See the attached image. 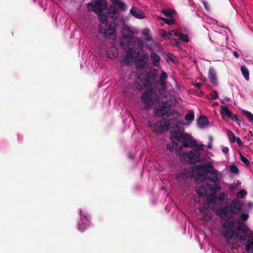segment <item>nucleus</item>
Instances as JSON below:
<instances>
[{
    "label": "nucleus",
    "instance_id": "28",
    "mask_svg": "<svg viewBox=\"0 0 253 253\" xmlns=\"http://www.w3.org/2000/svg\"><path fill=\"white\" fill-rule=\"evenodd\" d=\"M162 13L167 17L170 18L175 15V12L172 9H163Z\"/></svg>",
    "mask_w": 253,
    "mask_h": 253
},
{
    "label": "nucleus",
    "instance_id": "60",
    "mask_svg": "<svg viewBox=\"0 0 253 253\" xmlns=\"http://www.w3.org/2000/svg\"><path fill=\"white\" fill-rule=\"evenodd\" d=\"M208 148L211 149V144H210L208 146Z\"/></svg>",
    "mask_w": 253,
    "mask_h": 253
},
{
    "label": "nucleus",
    "instance_id": "37",
    "mask_svg": "<svg viewBox=\"0 0 253 253\" xmlns=\"http://www.w3.org/2000/svg\"><path fill=\"white\" fill-rule=\"evenodd\" d=\"M107 12H105L104 11L103 13H96L98 15V20L99 21L104 22L107 20V15L106 14Z\"/></svg>",
    "mask_w": 253,
    "mask_h": 253
},
{
    "label": "nucleus",
    "instance_id": "7",
    "mask_svg": "<svg viewBox=\"0 0 253 253\" xmlns=\"http://www.w3.org/2000/svg\"><path fill=\"white\" fill-rule=\"evenodd\" d=\"M157 99V93L152 88L145 91L141 96V100L144 105V109L151 107Z\"/></svg>",
    "mask_w": 253,
    "mask_h": 253
},
{
    "label": "nucleus",
    "instance_id": "10",
    "mask_svg": "<svg viewBox=\"0 0 253 253\" xmlns=\"http://www.w3.org/2000/svg\"><path fill=\"white\" fill-rule=\"evenodd\" d=\"M170 126V122L168 119H163V120L154 123L152 122H149V126L155 129V131L157 133L163 132L164 131L167 130Z\"/></svg>",
    "mask_w": 253,
    "mask_h": 253
},
{
    "label": "nucleus",
    "instance_id": "11",
    "mask_svg": "<svg viewBox=\"0 0 253 253\" xmlns=\"http://www.w3.org/2000/svg\"><path fill=\"white\" fill-rule=\"evenodd\" d=\"M171 105L169 103L164 102L162 104L158 106L155 110V114L159 116L162 117L163 116H167L169 117L171 116L170 112Z\"/></svg>",
    "mask_w": 253,
    "mask_h": 253
},
{
    "label": "nucleus",
    "instance_id": "9",
    "mask_svg": "<svg viewBox=\"0 0 253 253\" xmlns=\"http://www.w3.org/2000/svg\"><path fill=\"white\" fill-rule=\"evenodd\" d=\"M220 190V186L217 184L205 183L196 188V191L199 196L206 195L210 192H215Z\"/></svg>",
    "mask_w": 253,
    "mask_h": 253
},
{
    "label": "nucleus",
    "instance_id": "53",
    "mask_svg": "<svg viewBox=\"0 0 253 253\" xmlns=\"http://www.w3.org/2000/svg\"><path fill=\"white\" fill-rule=\"evenodd\" d=\"M231 119L232 120L236 121V122H237L238 123H239V122H240V120L239 119V118H238V117L236 115H234L233 116V117H232V118H231Z\"/></svg>",
    "mask_w": 253,
    "mask_h": 253
},
{
    "label": "nucleus",
    "instance_id": "15",
    "mask_svg": "<svg viewBox=\"0 0 253 253\" xmlns=\"http://www.w3.org/2000/svg\"><path fill=\"white\" fill-rule=\"evenodd\" d=\"M228 199L227 195L225 193H220L217 197L214 194H211L208 198V200L210 203L215 204L217 201L223 202Z\"/></svg>",
    "mask_w": 253,
    "mask_h": 253
},
{
    "label": "nucleus",
    "instance_id": "47",
    "mask_svg": "<svg viewBox=\"0 0 253 253\" xmlns=\"http://www.w3.org/2000/svg\"><path fill=\"white\" fill-rule=\"evenodd\" d=\"M210 95L211 96L210 98L211 99H215L218 97V94L215 91L211 92Z\"/></svg>",
    "mask_w": 253,
    "mask_h": 253
},
{
    "label": "nucleus",
    "instance_id": "1",
    "mask_svg": "<svg viewBox=\"0 0 253 253\" xmlns=\"http://www.w3.org/2000/svg\"><path fill=\"white\" fill-rule=\"evenodd\" d=\"M240 218L237 219L238 226L235 230V222L233 220H227L222 221V232L226 242L232 245L234 248L238 247L234 242L238 239L241 243L244 242L246 239L247 234L249 230L248 227L241 220L246 221L249 218V214L242 213L239 215Z\"/></svg>",
    "mask_w": 253,
    "mask_h": 253
},
{
    "label": "nucleus",
    "instance_id": "54",
    "mask_svg": "<svg viewBox=\"0 0 253 253\" xmlns=\"http://www.w3.org/2000/svg\"><path fill=\"white\" fill-rule=\"evenodd\" d=\"M236 141H237V142L239 145H243V143H242L241 140L240 139V138L237 137Z\"/></svg>",
    "mask_w": 253,
    "mask_h": 253
},
{
    "label": "nucleus",
    "instance_id": "45",
    "mask_svg": "<svg viewBox=\"0 0 253 253\" xmlns=\"http://www.w3.org/2000/svg\"><path fill=\"white\" fill-rule=\"evenodd\" d=\"M159 34L162 38H166V35H167V32L165 30H164L163 29H161L159 30Z\"/></svg>",
    "mask_w": 253,
    "mask_h": 253
},
{
    "label": "nucleus",
    "instance_id": "25",
    "mask_svg": "<svg viewBox=\"0 0 253 253\" xmlns=\"http://www.w3.org/2000/svg\"><path fill=\"white\" fill-rule=\"evenodd\" d=\"M220 172L218 171H217V173H211V175H210L208 177V179L211 181V182H212V183H214V184H216L219 181V180H218V176L220 174Z\"/></svg>",
    "mask_w": 253,
    "mask_h": 253
},
{
    "label": "nucleus",
    "instance_id": "44",
    "mask_svg": "<svg viewBox=\"0 0 253 253\" xmlns=\"http://www.w3.org/2000/svg\"><path fill=\"white\" fill-rule=\"evenodd\" d=\"M199 211L201 213H203L204 211H206L209 209V207L207 205L200 206L198 208Z\"/></svg>",
    "mask_w": 253,
    "mask_h": 253
},
{
    "label": "nucleus",
    "instance_id": "14",
    "mask_svg": "<svg viewBox=\"0 0 253 253\" xmlns=\"http://www.w3.org/2000/svg\"><path fill=\"white\" fill-rule=\"evenodd\" d=\"M167 78L168 74L166 72L162 70L159 77V82L157 84V85H159L161 87V89H158L161 94H163L166 89V84L165 81Z\"/></svg>",
    "mask_w": 253,
    "mask_h": 253
},
{
    "label": "nucleus",
    "instance_id": "8",
    "mask_svg": "<svg viewBox=\"0 0 253 253\" xmlns=\"http://www.w3.org/2000/svg\"><path fill=\"white\" fill-rule=\"evenodd\" d=\"M87 7L88 11H93L95 13L108 12L105 0H92L91 2L88 3Z\"/></svg>",
    "mask_w": 253,
    "mask_h": 253
},
{
    "label": "nucleus",
    "instance_id": "27",
    "mask_svg": "<svg viewBox=\"0 0 253 253\" xmlns=\"http://www.w3.org/2000/svg\"><path fill=\"white\" fill-rule=\"evenodd\" d=\"M143 35L144 36V39L146 41H152L153 38L150 35V30L148 28H145L142 32Z\"/></svg>",
    "mask_w": 253,
    "mask_h": 253
},
{
    "label": "nucleus",
    "instance_id": "13",
    "mask_svg": "<svg viewBox=\"0 0 253 253\" xmlns=\"http://www.w3.org/2000/svg\"><path fill=\"white\" fill-rule=\"evenodd\" d=\"M196 151H197L195 150ZM185 156L189 159V162L192 164H195L197 162L201 161V158L199 152H194L191 150L185 153Z\"/></svg>",
    "mask_w": 253,
    "mask_h": 253
},
{
    "label": "nucleus",
    "instance_id": "20",
    "mask_svg": "<svg viewBox=\"0 0 253 253\" xmlns=\"http://www.w3.org/2000/svg\"><path fill=\"white\" fill-rule=\"evenodd\" d=\"M106 55L110 58H114L119 55L118 50L114 46L108 47L106 50Z\"/></svg>",
    "mask_w": 253,
    "mask_h": 253
},
{
    "label": "nucleus",
    "instance_id": "55",
    "mask_svg": "<svg viewBox=\"0 0 253 253\" xmlns=\"http://www.w3.org/2000/svg\"><path fill=\"white\" fill-rule=\"evenodd\" d=\"M233 55L236 57L238 58L239 56V54L237 51H234L233 53Z\"/></svg>",
    "mask_w": 253,
    "mask_h": 253
},
{
    "label": "nucleus",
    "instance_id": "46",
    "mask_svg": "<svg viewBox=\"0 0 253 253\" xmlns=\"http://www.w3.org/2000/svg\"><path fill=\"white\" fill-rule=\"evenodd\" d=\"M186 125V123L182 121H177L175 124L176 127H179L180 126H185Z\"/></svg>",
    "mask_w": 253,
    "mask_h": 253
},
{
    "label": "nucleus",
    "instance_id": "56",
    "mask_svg": "<svg viewBox=\"0 0 253 253\" xmlns=\"http://www.w3.org/2000/svg\"><path fill=\"white\" fill-rule=\"evenodd\" d=\"M111 10L114 13H116V11H117V9H116V8L115 6H112L111 8Z\"/></svg>",
    "mask_w": 253,
    "mask_h": 253
},
{
    "label": "nucleus",
    "instance_id": "34",
    "mask_svg": "<svg viewBox=\"0 0 253 253\" xmlns=\"http://www.w3.org/2000/svg\"><path fill=\"white\" fill-rule=\"evenodd\" d=\"M194 113L192 111L187 113L185 117V120L188 122H189L190 123H191L194 120Z\"/></svg>",
    "mask_w": 253,
    "mask_h": 253
},
{
    "label": "nucleus",
    "instance_id": "38",
    "mask_svg": "<svg viewBox=\"0 0 253 253\" xmlns=\"http://www.w3.org/2000/svg\"><path fill=\"white\" fill-rule=\"evenodd\" d=\"M247 195V192L245 189L240 190L236 194L238 199H244Z\"/></svg>",
    "mask_w": 253,
    "mask_h": 253
},
{
    "label": "nucleus",
    "instance_id": "58",
    "mask_svg": "<svg viewBox=\"0 0 253 253\" xmlns=\"http://www.w3.org/2000/svg\"><path fill=\"white\" fill-rule=\"evenodd\" d=\"M137 42L139 43V47H140V48H142V47H143V45H142V42H141V40H137Z\"/></svg>",
    "mask_w": 253,
    "mask_h": 253
},
{
    "label": "nucleus",
    "instance_id": "22",
    "mask_svg": "<svg viewBox=\"0 0 253 253\" xmlns=\"http://www.w3.org/2000/svg\"><path fill=\"white\" fill-rule=\"evenodd\" d=\"M198 124L201 128H204L209 124L207 118L204 116H201L198 120Z\"/></svg>",
    "mask_w": 253,
    "mask_h": 253
},
{
    "label": "nucleus",
    "instance_id": "33",
    "mask_svg": "<svg viewBox=\"0 0 253 253\" xmlns=\"http://www.w3.org/2000/svg\"><path fill=\"white\" fill-rule=\"evenodd\" d=\"M227 134L231 143H234L236 141L237 137L232 131L228 130L227 131Z\"/></svg>",
    "mask_w": 253,
    "mask_h": 253
},
{
    "label": "nucleus",
    "instance_id": "50",
    "mask_svg": "<svg viewBox=\"0 0 253 253\" xmlns=\"http://www.w3.org/2000/svg\"><path fill=\"white\" fill-rule=\"evenodd\" d=\"M174 31H172L171 32L168 33L167 32V35H166V38L169 39H171L173 37V32L174 33Z\"/></svg>",
    "mask_w": 253,
    "mask_h": 253
},
{
    "label": "nucleus",
    "instance_id": "18",
    "mask_svg": "<svg viewBox=\"0 0 253 253\" xmlns=\"http://www.w3.org/2000/svg\"><path fill=\"white\" fill-rule=\"evenodd\" d=\"M200 167L203 169L206 172L211 173H217V170L215 169L213 167V164L211 162H209L204 164L200 165Z\"/></svg>",
    "mask_w": 253,
    "mask_h": 253
},
{
    "label": "nucleus",
    "instance_id": "42",
    "mask_svg": "<svg viewBox=\"0 0 253 253\" xmlns=\"http://www.w3.org/2000/svg\"><path fill=\"white\" fill-rule=\"evenodd\" d=\"M240 160L246 165L248 166L250 164V162L249 161V160L244 157L241 153L240 154Z\"/></svg>",
    "mask_w": 253,
    "mask_h": 253
},
{
    "label": "nucleus",
    "instance_id": "29",
    "mask_svg": "<svg viewBox=\"0 0 253 253\" xmlns=\"http://www.w3.org/2000/svg\"><path fill=\"white\" fill-rule=\"evenodd\" d=\"M174 35L176 37H179L180 39L184 42H187L188 41V38L187 35L179 32L178 31H175Z\"/></svg>",
    "mask_w": 253,
    "mask_h": 253
},
{
    "label": "nucleus",
    "instance_id": "41",
    "mask_svg": "<svg viewBox=\"0 0 253 253\" xmlns=\"http://www.w3.org/2000/svg\"><path fill=\"white\" fill-rule=\"evenodd\" d=\"M139 58L138 59H140L141 61H144V62H146V63H147V61L149 59V56L147 54H143L141 56L139 55Z\"/></svg>",
    "mask_w": 253,
    "mask_h": 253
},
{
    "label": "nucleus",
    "instance_id": "23",
    "mask_svg": "<svg viewBox=\"0 0 253 253\" xmlns=\"http://www.w3.org/2000/svg\"><path fill=\"white\" fill-rule=\"evenodd\" d=\"M150 58L154 66L157 67L159 65L160 57L157 54L152 52L150 54Z\"/></svg>",
    "mask_w": 253,
    "mask_h": 253
},
{
    "label": "nucleus",
    "instance_id": "51",
    "mask_svg": "<svg viewBox=\"0 0 253 253\" xmlns=\"http://www.w3.org/2000/svg\"><path fill=\"white\" fill-rule=\"evenodd\" d=\"M171 43L175 46H179V42L177 40L174 39L171 40Z\"/></svg>",
    "mask_w": 253,
    "mask_h": 253
},
{
    "label": "nucleus",
    "instance_id": "52",
    "mask_svg": "<svg viewBox=\"0 0 253 253\" xmlns=\"http://www.w3.org/2000/svg\"><path fill=\"white\" fill-rule=\"evenodd\" d=\"M228 151H229V148L227 147H223L222 149V152L225 155L227 154L228 153Z\"/></svg>",
    "mask_w": 253,
    "mask_h": 253
},
{
    "label": "nucleus",
    "instance_id": "31",
    "mask_svg": "<svg viewBox=\"0 0 253 253\" xmlns=\"http://www.w3.org/2000/svg\"><path fill=\"white\" fill-rule=\"evenodd\" d=\"M202 216L205 220H209L212 218V214L209 209L208 210L202 213Z\"/></svg>",
    "mask_w": 253,
    "mask_h": 253
},
{
    "label": "nucleus",
    "instance_id": "40",
    "mask_svg": "<svg viewBox=\"0 0 253 253\" xmlns=\"http://www.w3.org/2000/svg\"><path fill=\"white\" fill-rule=\"evenodd\" d=\"M159 19L163 21L165 23L169 25H171L174 23V20L172 19H166L163 17H159Z\"/></svg>",
    "mask_w": 253,
    "mask_h": 253
},
{
    "label": "nucleus",
    "instance_id": "16",
    "mask_svg": "<svg viewBox=\"0 0 253 253\" xmlns=\"http://www.w3.org/2000/svg\"><path fill=\"white\" fill-rule=\"evenodd\" d=\"M245 244V250L246 253H253V234L247 235L246 239L242 243Z\"/></svg>",
    "mask_w": 253,
    "mask_h": 253
},
{
    "label": "nucleus",
    "instance_id": "59",
    "mask_svg": "<svg viewBox=\"0 0 253 253\" xmlns=\"http://www.w3.org/2000/svg\"><path fill=\"white\" fill-rule=\"evenodd\" d=\"M128 157L130 159H132L134 158V155L132 154H129L128 155Z\"/></svg>",
    "mask_w": 253,
    "mask_h": 253
},
{
    "label": "nucleus",
    "instance_id": "49",
    "mask_svg": "<svg viewBox=\"0 0 253 253\" xmlns=\"http://www.w3.org/2000/svg\"><path fill=\"white\" fill-rule=\"evenodd\" d=\"M229 98L227 96H224L221 98H220V100L222 103H225L226 102L229 101Z\"/></svg>",
    "mask_w": 253,
    "mask_h": 253
},
{
    "label": "nucleus",
    "instance_id": "48",
    "mask_svg": "<svg viewBox=\"0 0 253 253\" xmlns=\"http://www.w3.org/2000/svg\"><path fill=\"white\" fill-rule=\"evenodd\" d=\"M202 3L204 5L205 9L207 11H210V7H209V6L208 5V2L206 0H202Z\"/></svg>",
    "mask_w": 253,
    "mask_h": 253
},
{
    "label": "nucleus",
    "instance_id": "57",
    "mask_svg": "<svg viewBox=\"0 0 253 253\" xmlns=\"http://www.w3.org/2000/svg\"><path fill=\"white\" fill-rule=\"evenodd\" d=\"M194 86L198 88H200V87L202 86L201 83H196L194 84Z\"/></svg>",
    "mask_w": 253,
    "mask_h": 253
},
{
    "label": "nucleus",
    "instance_id": "62",
    "mask_svg": "<svg viewBox=\"0 0 253 253\" xmlns=\"http://www.w3.org/2000/svg\"><path fill=\"white\" fill-rule=\"evenodd\" d=\"M224 28H225L226 30H229L227 28H225V27H224Z\"/></svg>",
    "mask_w": 253,
    "mask_h": 253
},
{
    "label": "nucleus",
    "instance_id": "36",
    "mask_svg": "<svg viewBox=\"0 0 253 253\" xmlns=\"http://www.w3.org/2000/svg\"><path fill=\"white\" fill-rule=\"evenodd\" d=\"M243 113L247 117L248 121L251 123H253V114L250 112L243 110Z\"/></svg>",
    "mask_w": 253,
    "mask_h": 253
},
{
    "label": "nucleus",
    "instance_id": "21",
    "mask_svg": "<svg viewBox=\"0 0 253 253\" xmlns=\"http://www.w3.org/2000/svg\"><path fill=\"white\" fill-rule=\"evenodd\" d=\"M190 176V173L187 170H182L179 173H177L176 177V180L178 183H181L182 180H185L188 178Z\"/></svg>",
    "mask_w": 253,
    "mask_h": 253
},
{
    "label": "nucleus",
    "instance_id": "2",
    "mask_svg": "<svg viewBox=\"0 0 253 253\" xmlns=\"http://www.w3.org/2000/svg\"><path fill=\"white\" fill-rule=\"evenodd\" d=\"M126 32H127L128 35L123 37L121 44L126 43L127 45V48L124 58L121 60L120 62L122 64L130 65L134 61H135L137 58L139 57L140 52L134 48L133 43L135 42V39L131 30L127 26L124 28V33Z\"/></svg>",
    "mask_w": 253,
    "mask_h": 253
},
{
    "label": "nucleus",
    "instance_id": "61",
    "mask_svg": "<svg viewBox=\"0 0 253 253\" xmlns=\"http://www.w3.org/2000/svg\"><path fill=\"white\" fill-rule=\"evenodd\" d=\"M249 133H250L253 136V133L252 131H250Z\"/></svg>",
    "mask_w": 253,
    "mask_h": 253
},
{
    "label": "nucleus",
    "instance_id": "19",
    "mask_svg": "<svg viewBox=\"0 0 253 253\" xmlns=\"http://www.w3.org/2000/svg\"><path fill=\"white\" fill-rule=\"evenodd\" d=\"M130 13L137 19H141L145 17V15L142 11L136 7L132 6L131 8Z\"/></svg>",
    "mask_w": 253,
    "mask_h": 253
},
{
    "label": "nucleus",
    "instance_id": "35",
    "mask_svg": "<svg viewBox=\"0 0 253 253\" xmlns=\"http://www.w3.org/2000/svg\"><path fill=\"white\" fill-rule=\"evenodd\" d=\"M167 59L171 61L173 63L178 62V58L172 53H169L167 55Z\"/></svg>",
    "mask_w": 253,
    "mask_h": 253
},
{
    "label": "nucleus",
    "instance_id": "3",
    "mask_svg": "<svg viewBox=\"0 0 253 253\" xmlns=\"http://www.w3.org/2000/svg\"><path fill=\"white\" fill-rule=\"evenodd\" d=\"M158 76V70L151 68L149 71L144 72L139 76L135 83V87L138 90H142L144 87L152 88L154 86L157 88L156 80Z\"/></svg>",
    "mask_w": 253,
    "mask_h": 253
},
{
    "label": "nucleus",
    "instance_id": "4",
    "mask_svg": "<svg viewBox=\"0 0 253 253\" xmlns=\"http://www.w3.org/2000/svg\"><path fill=\"white\" fill-rule=\"evenodd\" d=\"M170 138L181 142L184 147L191 148L196 151L204 149L203 144H198L196 139L186 132L174 131L170 133Z\"/></svg>",
    "mask_w": 253,
    "mask_h": 253
},
{
    "label": "nucleus",
    "instance_id": "5",
    "mask_svg": "<svg viewBox=\"0 0 253 253\" xmlns=\"http://www.w3.org/2000/svg\"><path fill=\"white\" fill-rule=\"evenodd\" d=\"M243 203L238 199H233L231 201L230 205H228L216 210V213L217 215L224 220L223 221L228 219L233 218L236 214H237L242 208Z\"/></svg>",
    "mask_w": 253,
    "mask_h": 253
},
{
    "label": "nucleus",
    "instance_id": "24",
    "mask_svg": "<svg viewBox=\"0 0 253 253\" xmlns=\"http://www.w3.org/2000/svg\"><path fill=\"white\" fill-rule=\"evenodd\" d=\"M220 108L221 110V113L222 115H226L230 119L232 118V117L234 115V114L232 113L231 111L229 110V109L226 106L221 105Z\"/></svg>",
    "mask_w": 253,
    "mask_h": 253
},
{
    "label": "nucleus",
    "instance_id": "39",
    "mask_svg": "<svg viewBox=\"0 0 253 253\" xmlns=\"http://www.w3.org/2000/svg\"><path fill=\"white\" fill-rule=\"evenodd\" d=\"M230 172L234 174H238L239 172L238 167L235 165H232L229 168Z\"/></svg>",
    "mask_w": 253,
    "mask_h": 253
},
{
    "label": "nucleus",
    "instance_id": "32",
    "mask_svg": "<svg viewBox=\"0 0 253 253\" xmlns=\"http://www.w3.org/2000/svg\"><path fill=\"white\" fill-rule=\"evenodd\" d=\"M146 65L147 64L146 63V62L141 61L140 59H138L135 61L136 68L138 69H143L146 66Z\"/></svg>",
    "mask_w": 253,
    "mask_h": 253
},
{
    "label": "nucleus",
    "instance_id": "6",
    "mask_svg": "<svg viewBox=\"0 0 253 253\" xmlns=\"http://www.w3.org/2000/svg\"><path fill=\"white\" fill-rule=\"evenodd\" d=\"M78 212L79 217L77 220V229L79 232L84 233L92 227V217L85 208L79 209Z\"/></svg>",
    "mask_w": 253,
    "mask_h": 253
},
{
    "label": "nucleus",
    "instance_id": "12",
    "mask_svg": "<svg viewBox=\"0 0 253 253\" xmlns=\"http://www.w3.org/2000/svg\"><path fill=\"white\" fill-rule=\"evenodd\" d=\"M98 31L102 37H108L116 36L115 30L114 29L110 30L109 28L107 27V25L104 24H101L98 27Z\"/></svg>",
    "mask_w": 253,
    "mask_h": 253
},
{
    "label": "nucleus",
    "instance_id": "17",
    "mask_svg": "<svg viewBox=\"0 0 253 253\" xmlns=\"http://www.w3.org/2000/svg\"><path fill=\"white\" fill-rule=\"evenodd\" d=\"M208 78L211 83L215 86L218 84L216 72L212 67H210L209 70Z\"/></svg>",
    "mask_w": 253,
    "mask_h": 253
},
{
    "label": "nucleus",
    "instance_id": "30",
    "mask_svg": "<svg viewBox=\"0 0 253 253\" xmlns=\"http://www.w3.org/2000/svg\"><path fill=\"white\" fill-rule=\"evenodd\" d=\"M241 71L245 79L248 81L249 80V73L248 68L245 66H242Z\"/></svg>",
    "mask_w": 253,
    "mask_h": 253
},
{
    "label": "nucleus",
    "instance_id": "26",
    "mask_svg": "<svg viewBox=\"0 0 253 253\" xmlns=\"http://www.w3.org/2000/svg\"><path fill=\"white\" fill-rule=\"evenodd\" d=\"M113 4L117 5L121 9L126 11V5L125 3L120 0H112Z\"/></svg>",
    "mask_w": 253,
    "mask_h": 253
},
{
    "label": "nucleus",
    "instance_id": "43",
    "mask_svg": "<svg viewBox=\"0 0 253 253\" xmlns=\"http://www.w3.org/2000/svg\"><path fill=\"white\" fill-rule=\"evenodd\" d=\"M211 24L213 25L214 28L215 30L217 29V27H221V24L220 23H219L217 20H212L211 22Z\"/></svg>",
    "mask_w": 253,
    "mask_h": 253
}]
</instances>
